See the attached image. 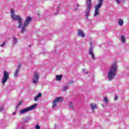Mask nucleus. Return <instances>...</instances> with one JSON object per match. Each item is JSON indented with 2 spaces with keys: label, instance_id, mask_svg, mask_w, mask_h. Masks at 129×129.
<instances>
[{
  "label": "nucleus",
  "instance_id": "obj_7",
  "mask_svg": "<svg viewBox=\"0 0 129 129\" xmlns=\"http://www.w3.org/2000/svg\"><path fill=\"white\" fill-rule=\"evenodd\" d=\"M8 79H9V73L7 71H4L3 74V77L2 80V85L3 86L5 85V83L8 81Z\"/></svg>",
  "mask_w": 129,
  "mask_h": 129
},
{
  "label": "nucleus",
  "instance_id": "obj_10",
  "mask_svg": "<svg viewBox=\"0 0 129 129\" xmlns=\"http://www.w3.org/2000/svg\"><path fill=\"white\" fill-rule=\"evenodd\" d=\"M89 54L91 56V57L93 59V60H95V56H94V53H93V49L92 48V47H91V48L89 49Z\"/></svg>",
  "mask_w": 129,
  "mask_h": 129
},
{
  "label": "nucleus",
  "instance_id": "obj_14",
  "mask_svg": "<svg viewBox=\"0 0 129 129\" xmlns=\"http://www.w3.org/2000/svg\"><path fill=\"white\" fill-rule=\"evenodd\" d=\"M42 96V94L39 93L37 96H35L34 98L35 101H38L39 100V98Z\"/></svg>",
  "mask_w": 129,
  "mask_h": 129
},
{
  "label": "nucleus",
  "instance_id": "obj_3",
  "mask_svg": "<svg viewBox=\"0 0 129 129\" xmlns=\"http://www.w3.org/2000/svg\"><path fill=\"white\" fill-rule=\"evenodd\" d=\"M92 0H86V12L85 16L86 17L87 20H88V17L90 16V11L91 10V8H92Z\"/></svg>",
  "mask_w": 129,
  "mask_h": 129
},
{
  "label": "nucleus",
  "instance_id": "obj_17",
  "mask_svg": "<svg viewBox=\"0 0 129 129\" xmlns=\"http://www.w3.org/2000/svg\"><path fill=\"white\" fill-rule=\"evenodd\" d=\"M121 41L122 43H125V37L124 35L121 36Z\"/></svg>",
  "mask_w": 129,
  "mask_h": 129
},
{
  "label": "nucleus",
  "instance_id": "obj_24",
  "mask_svg": "<svg viewBox=\"0 0 129 129\" xmlns=\"http://www.w3.org/2000/svg\"><path fill=\"white\" fill-rule=\"evenodd\" d=\"M116 3H117V4H120V0H115Z\"/></svg>",
  "mask_w": 129,
  "mask_h": 129
},
{
  "label": "nucleus",
  "instance_id": "obj_5",
  "mask_svg": "<svg viewBox=\"0 0 129 129\" xmlns=\"http://www.w3.org/2000/svg\"><path fill=\"white\" fill-rule=\"evenodd\" d=\"M36 106H37V104H34L29 107L23 109L20 111V114H24V113H26V112H28V111L33 110V109H35V108H36Z\"/></svg>",
  "mask_w": 129,
  "mask_h": 129
},
{
  "label": "nucleus",
  "instance_id": "obj_15",
  "mask_svg": "<svg viewBox=\"0 0 129 129\" xmlns=\"http://www.w3.org/2000/svg\"><path fill=\"white\" fill-rule=\"evenodd\" d=\"M17 42L18 40L17 39V38H16V37H13L12 38L13 45H16Z\"/></svg>",
  "mask_w": 129,
  "mask_h": 129
},
{
  "label": "nucleus",
  "instance_id": "obj_27",
  "mask_svg": "<svg viewBox=\"0 0 129 129\" xmlns=\"http://www.w3.org/2000/svg\"><path fill=\"white\" fill-rule=\"evenodd\" d=\"M77 8L76 9H75V11H77V10H78V8H79V6L77 5Z\"/></svg>",
  "mask_w": 129,
  "mask_h": 129
},
{
  "label": "nucleus",
  "instance_id": "obj_22",
  "mask_svg": "<svg viewBox=\"0 0 129 129\" xmlns=\"http://www.w3.org/2000/svg\"><path fill=\"white\" fill-rule=\"evenodd\" d=\"M6 41H4L3 44H1L0 46L2 47V48H5V45H6Z\"/></svg>",
  "mask_w": 129,
  "mask_h": 129
},
{
  "label": "nucleus",
  "instance_id": "obj_6",
  "mask_svg": "<svg viewBox=\"0 0 129 129\" xmlns=\"http://www.w3.org/2000/svg\"><path fill=\"white\" fill-rule=\"evenodd\" d=\"M40 78V73L38 72H35L32 79V83L37 84L39 83V79Z\"/></svg>",
  "mask_w": 129,
  "mask_h": 129
},
{
  "label": "nucleus",
  "instance_id": "obj_19",
  "mask_svg": "<svg viewBox=\"0 0 129 129\" xmlns=\"http://www.w3.org/2000/svg\"><path fill=\"white\" fill-rule=\"evenodd\" d=\"M67 89H68V86H63V87L62 88V91H66V90H67Z\"/></svg>",
  "mask_w": 129,
  "mask_h": 129
},
{
  "label": "nucleus",
  "instance_id": "obj_13",
  "mask_svg": "<svg viewBox=\"0 0 129 129\" xmlns=\"http://www.w3.org/2000/svg\"><path fill=\"white\" fill-rule=\"evenodd\" d=\"M62 75H56V78H55V80H56L57 81H61V79H62Z\"/></svg>",
  "mask_w": 129,
  "mask_h": 129
},
{
  "label": "nucleus",
  "instance_id": "obj_11",
  "mask_svg": "<svg viewBox=\"0 0 129 129\" xmlns=\"http://www.w3.org/2000/svg\"><path fill=\"white\" fill-rule=\"evenodd\" d=\"M20 68H21V64L18 65L17 68L16 69L14 73L15 77H18V75H19V71L20 70Z\"/></svg>",
  "mask_w": 129,
  "mask_h": 129
},
{
  "label": "nucleus",
  "instance_id": "obj_2",
  "mask_svg": "<svg viewBox=\"0 0 129 129\" xmlns=\"http://www.w3.org/2000/svg\"><path fill=\"white\" fill-rule=\"evenodd\" d=\"M117 72V64L116 62H113L110 66L107 72V78L109 81H111L116 75Z\"/></svg>",
  "mask_w": 129,
  "mask_h": 129
},
{
  "label": "nucleus",
  "instance_id": "obj_21",
  "mask_svg": "<svg viewBox=\"0 0 129 129\" xmlns=\"http://www.w3.org/2000/svg\"><path fill=\"white\" fill-rule=\"evenodd\" d=\"M22 103H23V102L22 101H20L17 106V108H18L19 106H21V104H22Z\"/></svg>",
  "mask_w": 129,
  "mask_h": 129
},
{
  "label": "nucleus",
  "instance_id": "obj_12",
  "mask_svg": "<svg viewBox=\"0 0 129 129\" xmlns=\"http://www.w3.org/2000/svg\"><path fill=\"white\" fill-rule=\"evenodd\" d=\"M91 108L93 111H94V110L96 109V108H97V105L95 103H91L90 104Z\"/></svg>",
  "mask_w": 129,
  "mask_h": 129
},
{
  "label": "nucleus",
  "instance_id": "obj_26",
  "mask_svg": "<svg viewBox=\"0 0 129 129\" xmlns=\"http://www.w3.org/2000/svg\"><path fill=\"white\" fill-rule=\"evenodd\" d=\"M4 110V107H2L0 108V112L3 111Z\"/></svg>",
  "mask_w": 129,
  "mask_h": 129
},
{
  "label": "nucleus",
  "instance_id": "obj_28",
  "mask_svg": "<svg viewBox=\"0 0 129 129\" xmlns=\"http://www.w3.org/2000/svg\"><path fill=\"white\" fill-rule=\"evenodd\" d=\"M16 115V112H14L12 113V115Z\"/></svg>",
  "mask_w": 129,
  "mask_h": 129
},
{
  "label": "nucleus",
  "instance_id": "obj_9",
  "mask_svg": "<svg viewBox=\"0 0 129 129\" xmlns=\"http://www.w3.org/2000/svg\"><path fill=\"white\" fill-rule=\"evenodd\" d=\"M78 36L82 38H84L85 37V34H84V32L82 30L79 29L78 30Z\"/></svg>",
  "mask_w": 129,
  "mask_h": 129
},
{
  "label": "nucleus",
  "instance_id": "obj_32",
  "mask_svg": "<svg viewBox=\"0 0 129 129\" xmlns=\"http://www.w3.org/2000/svg\"><path fill=\"white\" fill-rule=\"evenodd\" d=\"M102 107H104V105H102Z\"/></svg>",
  "mask_w": 129,
  "mask_h": 129
},
{
  "label": "nucleus",
  "instance_id": "obj_23",
  "mask_svg": "<svg viewBox=\"0 0 129 129\" xmlns=\"http://www.w3.org/2000/svg\"><path fill=\"white\" fill-rule=\"evenodd\" d=\"M40 126H39V124H37L35 126V129H40Z\"/></svg>",
  "mask_w": 129,
  "mask_h": 129
},
{
  "label": "nucleus",
  "instance_id": "obj_1",
  "mask_svg": "<svg viewBox=\"0 0 129 129\" xmlns=\"http://www.w3.org/2000/svg\"><path fill=\"white\" fill-rule=\"evenodd\" d=\"M10 16L12 20L13 21H18V28L19 29H22V33H24L26 31V28L29 26L31 21H32V18L31 17H28L25 20L24 23L23 24V19L21 16L17 15L15 14V10L14 9H11L10 11Z\"/></svg>",
  "mask_w": 129,
  "mask_h": 129
},
{
  "label": "nucleus",
  "instance_id": "obj_29",
  "mask_svg": "<svg viewBox=\"0 0 129 129\" xmlns=\"http://www.w3.org/2000/svg\"><path fill=\"white\" fill-rule=\"evenodd\" d=\"M83 72H85V70H83Z\"/></svg>",
  "mask_w": 129,
  "mask_h": 129
},
{
  "label": "nucleus",
  "instance_id": "obj_25",
  "mask_svg": "<svg viewBox=\"0 0 129 129\" xmlns=\"http://www.w3.org/2000/svg\"><path fill=\"white\" fill-rule=\"evenodd\" d=\"M117 98H118L117 96L115 95V97L114 98V100H117Z\"/></svg>",
  "mask_w": 129,
  "mask_h": 129
},
{
  "label": "nucleus",
  "instance_id": "obj_20",
  "mask_svg": "<svg viewBox=\"0 0 129 129\" xmlns=\"http://www.w3.org/2000/svg\"><path fill=\"white\" fill-rule=\"evenodd\" d=\"M104 102L105 103H107L108 102V99H107V97H105L104 99Z\"/></svg>",
  "mask_w": 129,
  "mask_h": 129
},
{
  "label": "nucleus",
  "instance_id": "obj_4",
  "mask_svg": "<svg viewBox=\"0 0 129 129\" xmlns=\"http://www.w3.org/2000/svg\"><path fill=\"white\" fill-rule=\"evenodd\" d=\"M102 4H103V0H98V3L94 6V17L99 16L100 8L102 7Z\"/></svg>",
  "mask_w": 129,
  "mask_h": 129
},
{
  "label": "nucleus",
  "instance_id": "obj_18",
  "mask_svg": "<svg viewBox=\"0 0 129 129\" xmlns=\"http://www.w3.org/2000/svg\"><path fill=\"white\" fill-rule=\"evenodd\" d=\"M69 105L71 109H74V107L73 106V102H70Z\"/></svg>",
  "mask_w": 129,
  "mask_h": 129
},
{
  "label": "nucleus",
  "instance_id": "obj_30",
  "mask_svg": "<svg viewBox=\"0 0 129 129\" xmlns=\"http://www.w3.org/2000/svg\"><path fill=\"white\" fill-rule=\"evenodd\" d=\"M86 74H88V73L87 72H86Z\"/></svg>",
  "mask_w": 129,
  "mask_h": 129
},
{
  "label": "nucleus",
  "instance_id": "obj_8",
  "mask_svg": "<svg viewBox=\"0 0 129 129\" xmlns=\"http://www.w3.org/2000/svg\"><path fill=\"white\" fill-rule=\"evenodd\" d=\"M62 97H57L52 102V108H55L57 106V103L62 101Z\"/></svg>",
  "mask_w": 129,
  "mask_h": 129
},
{
  "label": "nucleus",
  "instance_id": "obj_16",
  "mask_svg": "<svg viewBox=\"0 0 129 129\" xmlns=\"http://www.w3.org/2000/svg\"><path fill=\"white\" fill-rule=\"evenodd\" d=\"M118 24L119 26H122L123 25V20L122 19L119 18L118 21Z\"/></svg>",
  "mask_w": 129,
  "mask_h": 129
},
{
  "label": "nucleus",
  "instance_id": "obj_31",
  "mask_svg": "<svg viewBox=\"0 0 129 129\" xmlns=\"http://www.w3.org/2000/svg\"><path fill=\"white\" fill-rule=\"evenodd\" d=\"M92 43H90V46H92Z\"/></svg>",
  "mask_w": 129,
  "mask_h": 129
}]
</instances>
